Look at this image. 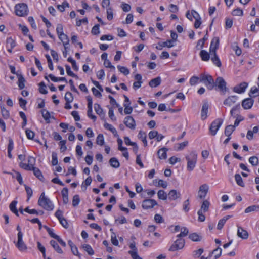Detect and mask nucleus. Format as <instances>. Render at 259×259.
I'll return each mask as SVG.
<instances>
[{
	"label": "nucleus",
	"instance_id": "1",
	"mask_svg": "<svg viewBox=\"0 0 259 259\" xmlns=\"http://www.w3.org/2000/svg\"><path fill=\"white\" fill-rule=\"evenodd\" d=\"M219 38L218 37H214L211 40L209 52L211 56V60L217 66L220 67L222 65L221 61L217 55L216 50L219 48Z\"/></svg>",
	"mask_w": 259,
	"mask_h": 259
},
{
	"label": "nucleus",
	"instance_id": "2",
	"mask_svg": "<svg viewBox=\"0 0 259 259\" xmlns=\"http://www.w3.org/2000/svg\"><path fill=\"white\" fill-rule=\"evenodd\" d=\"M38 204L48 211H52L54 209V205L52 201L45 195V193L41 194L38 200Z\"/></svg>",
	"mask_w": 259,
	"mask_h": 259
},
{
	"label": "nucleus",
	"instance_id": "3",
	"mask_svg": "<svg viewBox=\"0 0 259 259\" xmlns=\"http://www.w3.org/2000/svg\"><path fill=\"white\" fill-rule=\"evenodd\" d=\"M186 159L187 161V170L192 171L195 167L197 161V155L194 152H191L189 155L186 156Z\"/></svg>",
	"mask_w": 259,
	"mask_h": 259
},
{
	"label": "nucleus",
	"instance_id": "4",
	"mask_svg": "<svg viewBox=\"0 0 259 259\" xmlns=\"http://www.w3.org/2000/svg\"><path fill=\"white\" fill-rule=\"evenodd\" d=\"M200 81L202 82L209 90H211L214 87V81L210 75L202 74L200 76Z\"/></svg>",
	"mask_w": 259,
	"mask_h": 259
},
{
	"label": "nucleus",
	"instance_id": "5",
	"mask_svg": "<svg viewBox=\"0 0 259 259\" xmlns=\"http://www.w3.org/2000/svg\"><path fill=\"white\" fill-rule=\"evenodd\" d=\"M227 83L222 77H218L214 82V87H216L219 91L225 94L228 90L226 87Z\"/></svg>",
	"mask_w": 259,
	"mask_h": 259
},
{
	"label": "nucleus",
	"instance_id": "6",
	"mask_svg": "<svg viewBox=\"0 0 259 259\" xmlns=\"http://www.w3.org/2000/svg\"><path fill=\"white\" fill-rule=\"evenodd\" d=\"M16 14L20 17L26 16L28 14V7L25 3L17 4L15 7Z\"/></svg>",
	"mask_w": 259,
	"mask_h": 259
},
{
	"label": "nucleus",
	"instance_id": "7",
	"mask_svg": "<svg viewBox=\"0 0 259 259\" xmlns=\"http://www.w3.org/2000/svg\"><path fill=\"white\" fill-rule=\"evenodd\" d=\"M223 120L221 118H218L213 121L209 127V131L212 136H215L217 131L222 125Z\"/></svg>",
	"mask_w": 259,
	"mask_h": 259
},
{
	"label": "nucleus",
	"instance_id": "8",
	"mask_svg": "<svg viewBox=\"0 0 259 259\" xmlns=\"http://www.w3.org/2000/svg\"><path fill=\"white\" fill-rule=\"evenodd\" d=\"M185 245V240L181 238H178L169 247V251H175L182 249Z\"/></svg>",
	"mask_w": 259,
	"mask_h": 259
},
{
	"label": "nucleus",
	"instance_id": "9",
	"mask_svg": "<svg viewBox=\"0 0 259 259\" xmlns=\"http://www.w3.org/2000/svg\"><path fill=\"white\" fill-rule=\"evenodd\" d=\"M22 238L23 233H19L17 234L18 240L16 243V246L21 251H26L27 249V247L23 241Z\"/></svg>",
	"mask_w": 259,
	"mask_h": 259
},
{
	"label": "nucleus",
	"instance_id": "10",
	"mask_svg": "<svg viewBox=\"0 0 259 259\" xmlns=\"http://www.w3.org/2000/svg\"><path fill=\"white\" fill-rule=\"evenodd\" d=\"M157 205V203L155 200L147 199L143 201L142 207L144 209H148L153 208Z\"/></svg>",
	"mask_w": 259,
	"mask_h": 259
},
{
	"label": "nucleus",
	"instance_id": "11",
	"mask_svg": "<svg viewBox=\"0 0 259 259\" xmlns=\"http://www.w3.org/2000/svg\"><path fill=\"white\" fill-rule=\"evenodd\" d=\"M208 189L209 187L206 184L200 186L198 192V197L200 199L204 198L208 193Z\"/></svg>",
	"mask_w": 259,
	"mask_h": 259
},
{
	"label": "nucleus",
	"instance_id": "12",
	"mask_svg": "<svg viewBox=\"0 0 259 259\" xmlns=\"http://www.w3.org/2000/svg\"><path fill=\"white\" fill-rule=\"evenodd\" d=\"M124 123L127 127L132 130H134L136 127V122L131 116H127L124 118Z\"/></svg>",
	"mask_w": 259,
	"mask_h": 259
},
{
	"label": "nucleus",
	"instance_id": "13",
	"mask_svg": "<svg viewBox=\"0 0 259 259\" xmlns=\"http://www.w3.org/2000/svg\"><path fill=\"white\" fill-rule=\"evenodd\" d=\"M248 84L245 82H243L240 83L239 85H236L233 88V91L239 93H243L245 92Z\"/></svg>",
	"mask_w": 259,
	"mask_h": 259
},
{
	"label": "nucleus",
	"instance_id": "14",
	"mask_svg": "<svg viewBox=\"0 0 259 259\" xmlns=\"http://www.w3.org/2000/svg\"><path fill=\"white\" fill-rule=\"evenodd\" d=\"M237 236L242 239H246L248 238L247 231L240 226H238Z\"/></svg>",
	"mask_w": 259,
	"mask_h": 259
},
{
	"label": "nucleus",
	"instance_id": "15",
	"mask_svg": "<svg viewBox=\"0 0 259 259\" xmlns=\"http://www.w3.org/2000/svg\"><path fill=\"white\" fill-rule=\"evenodd\" d=\"M181 196L180 192L176 190H170L168 194V198L170 200H175L180 198Z\"/></svg>",
	"mask_w": 259,
	"mask_h": 259
},
{
	"label": "nucleus",
	"instance_id": "16",
	"mask_svg": "<svg viewBox=\"0 0 259 259\" xmlns=\"http://www.w3.org/2000/svg\"><path fill=\"white\" fill-rule=\"evenodd\" d=\"M254 101L251 98H247L242 101V106L245 109H250L253 104Z\"/></svg>",
	"mask_w": 259,
	"mask_h": 259
},
{
	"label": "nucleus",
	"instance_id": "17",
	"mask_svg": "<svg viewBox=\"0 0 259 259\" xmlns=\"http://www.w3.org/2000/svg\"><path fill=\"white\" fill-rule=\"evenodd\" d=\"M209 108V105L207 102H205L203 104L201 113V116L202 120H205L207 117V113Z\"/></svg>",
	"mask_w": 259,
	"mask_h": 259
},
{
	"label": "nucleus",
	"instance_id": "18",
	"mask_svg": "<svg viewBox=\"0 0 259 259\" xmlns=\"http://www.w3.org/2000/svg\"><path fill=\"white\" fill-rule=\"evenodd\" d=\"M238 97L236 96H231L228 97L224 101V104L228 106H232L237 100Z\"/></svg>",
	"mask_w": 259,
	"mask_h": 259
},
{
	"label": "nucleus",
	"instance_id": "19",
	"mask_svg": "<svg viewBox=\"0 0 259 259\" xmlns=\"http://www.w3.org/2000/svg\"><path fill=\"white\" fill-rule=\"evenodd\" d=\"M174 46L172 44V40H167L163 42H159L158 46L156 47L157 50H161L163 47H167L168 48H171Z\"/></svg>",
	"mask_w": 259,
	"mask_h": 259
},
{
	"label": "nucleus",
	"instance_id": "20",
	"mask_svg": "<svg viewBox=\"0 0 259 259\" xmlns=\"http://www.w3.org/2000/svg\"><path fill=\"white\" fill-rule=\"evenodd\" d=\"M59 37V38L60 39V40L62 42L64 46V48H65V49L66 50V49L68 48V45H69V38L68 37V36L66 34H65L64 33L63 34H62L61 35H59L58 36Z\"/></svg>",
	"mask_w": 259,
	"mask_h": 259
},
{
	"label": "nucleus",
	"instance_id": "21",
	"mask_svg": "<svg viewBox=\"0 0 259 259\" xmlns=\"http://www.w3.org/2000/svg\"><path fill=\"white\" fill-rule=\"evenodd\" d=\"M168 149L165 147L161 148L157 152V155L159 159H165L167 158V151Z\"/></svg>",
	"mask_w": 259,
	"mask_h": 259
},
{
	"label": "nucleus",
	"instance_id": "22",
	"mask_svg": "<svg viewBox=\"0 0 259 259\" xmlns=\"http://www.w3.org/2000/svg\"><path fill=\"white\" fill-rule=\"evenodd\" d=\"M161 78L158 76V77H157L155 78L151 79L149 82V85L150 87H151L152 88L156 87L158 86L159 85H160V84L161 83Z\"/></svg>",
	"mask_w": 259,
	"mask_h": 259
},
{
	"label": "nucleus",
	"instance_id": "23",
	"mask_svg": "<svg viewBox=\"0 0 259 259\" xmlns=\"http://www.w3.org/2000/svg\"><path fill=\"white\" fill-rule=\"evenodd\" d=\"M94 109L97 114L100 116L102 118H104L105 114L103 112V110L99 104L97 103L95 104Z\"/></svg>",
	"mask_w": 259,
	"mask_h": 259
},
{
	"label": "nucleus",
	"instance_id": "24",
	"mask_svg": "<svg viewBox=\"0 0 259 259\" xmlns=\"http://www.w3.org/2000/svg\"><path fill=\"white\" fill-rule=\"evenodd\" d=\"M50 244L57 253L59 254H62L63 253V250L60 248L58 244L55 241L53 240H51Z\"/></svg>",
	"mask_w": 259,
	"mask_h": 259
},
{
	"label": "nucleus",
	"instance_id": "25",
	"mask_svg": "<svg viewBox=\"0 0 259 259\" xmlns=\"http://www.w3.org/2000/svg\"><path fill=\"white\" fill-rule=\"evenodd\" d=\"M209 205H210L209 202L208 200H205L203 202V203L201 205V208L198 211H200L203 212H207L209 209Z\"/></svg>",
	"mask_w": 259,
	"mask_h": 259
},
{
	"label": "nucleus",
	"instance_id": "26",
	"mask_svg": "<svg viewBox=\"0 0 259 259\" xmlns=\"http://www.w3.org/2000/svg\"><path fill=\"white\" fill-rule=\"evenodd\" d=\"M18 77V87L20 89L22 90L25 87V80L22 74H17Z\"/></svg>",
	"mask_w": 259,
	"mask_h": 259
},
{
	"label": "nucleus",
	"instance_id": "27",
	"mask_svg": "<svg viewBox=\"0 0 259 259\" xmlns=\"http://www.w3.org/2000/svg\"><path fill=\"white\" fill-rule=\"evenodd\" d=\"M210 53H208L205 50H201L200 52V56L201 59L204 61H207L209 60Z\"/></svg>",
	"mask_w": 259,
	"mask_h": 259
},
{
	"label": "nucleus",
	"instance_id": "28",
	"mask_svg": "<svg viewBox=\"0 0 259 259\" xmlns=\"http://www.w3.org/2000/svg\"><path fill=\"white\" fill-rule=\"evenodd\" d=\"M32 170L33 171L34 175L40 180H42L44 177L41 174V171L39 168L36 167H32Z\"/></svg>",
	"mask_w": 259,
	"mask_h": 259
},
{
	"label": "nucleus",
	"instance_id": "29",
	"mask_svg": "<svg viewBox=\"0 0 259 259\" xmlns=\"http://www.w3.org/2000/svg\"><path fill=\"white\" fill-rule=\"evenodd\" d=\"M17 203V201L16 200H13L10 204L9 207L12 212L15 214L17 216L19 215V213L18 210L16 208V205Z\"/></svg>",
	"mask_w": 259,
	"mask_h": 259
},
{
	"label": "nucleus",
	"instance_id": "30",
	"mask_svg": "<svg viewBox=\"0 0 259 259\" xmlns=\"http://www.w3.org/2000/svg\"><path fill=\"white\" fill-rule=\"evenodd\" d=\"M139 139H141L144 143L145 146L147 145V141L146 140V134L144 132L140 131L138 135Z\"/></svg>",
	"mask_w": 259,
	"mask_h": 259
},
{
	"label": "nucleus",
	"instance_id": "31",
	"mask_svg": "<svg viewBox=\"0 0 259 259\" xmlns=\"http://www.w3.org/2000/svg\"><path fill=\"white\" fill-rule=\"evenodd\" d=\"M235 129V127L232 125L227 126L224 131L225 135L227 137L230 136L232 133L234 131Z\"/></svg>",
	"mask_w": 259,
	"mask_h": 259
},
{
	"label": "nucleus",
	"instance_id": "32",
	"mask_svg": "<svg viewBox=\"0 0 259 259\" xmlns=\"http://www.w3.org/2000/svg\"><path fill=\"white\" fill-rule=\"evenodd\" d=\"M111 166L114 168H117L120 166V163L118 159L115 157L111 158L109 160Z\"/></svg>",
	"mask_w": 259,
	"mask_h": 259
},
{
	"label": "nucleus",
	"instance_id": "33",
	"mask_svg": "<svg viewBox=\"0 0 259 259\" xmlns=\"http://www.w3.org/2000/svg\"><path fill=\"white\" fill-rule=\"evenodd\" d=\"M259 211V205H253L247 207L245 209V213H249L253 211Z\"/></svg>",
	"mask_w": 259,
	"mask_h": 259
},
{
	"label": "nucleus",
	"instance_id": "34",
	"mask_svg": "<svg viewBox=\"0 0 259 259\" xmlns=\"http://www.w3.org/2000/svg\"><path fill=\"white\" fill-rule=\"evenodd\" d=\"M82 248L90 255H92L94 254V251L90 245L83 244Z\"/></svg>",
	"mask_w": 259,
	"mask_h": 259
},
{
	"label": "nucleus",
	"instance_id": "35",
	"mask_svg": "<svg viewBox=\"0 0 259 259\" xmlns=\"http://www.w3.org/2000/svg\"><path fill=\"white\" fill-rule=\"evenodd\" d=\"M235 179L237 184L239 186L243 187H244V183L243 181L242 178L239 174H236L235 175Z\"/></svg>",
	"mask_w": 259,
	"mask_h": 259
},
{
	"label": "nucleus",
	"instance_id": "36",
	"mask_svg": "<svg viewBox=\"0 0 259 259\" xmlns=\"http://www.w3.org/2000/svg\"><path fill=\"white\" fill-rule=\"evenodd\" d=\"M104 126L106 129L111 132L115 136L117 134L116 130L111 124L105 122Z\"/></svg>",
	"mask_w": 259,
	"mask_h": 259
},
{
	"label": "nucleus",
	"instance_id": "37",
	"mask_svg": "<svg viewBox=\"0 0 259 259\" xmlns=\"http://www.w3.org/2000/svg\"><path fill=\"white\" fill-rule=\"evenodd\" d=\"M157 196L159 199L165 200L167 199L168 194H167L164 190H160L157 193Z\"/></svg>",
	"mask_w": 259,
	"mask_h": 259
},
{
	"label": "nucleus",
	"instance_id": "38",
	"mask_svg": "<svg viewBox=\"0 0 259 259\" xmlns=\"http://www.w3.org/2000/svg\"><path fill=\"white\" fill-rule=\"evenodd\" d=\"M249 162L252 166H256L258 164V158L255 156H251L249 158Z\"/></svg>",
	"mask_w": 259,
	"mask_h": 259
},
{
	"label": "nucleus",
	"instance_id": "39",
	"mask_svg": "<svg viewBox=\"0 0 259 259\" xmlns=\"http://www.w3.org/2000/svg\"><path fill=\"white\" fill-rule=\"evenodd\" d=\"M258 95H259V90L256 87H253L251 88L250 91L249 96L250 97L252 96V97H255Z\"/></svg>",
	"mask_w": 259,
	"mask_h": 259
},
{
	"label": "nucleus",
	"instance_id": "40",
	"mask_svg": "<svg viewBox=\"0 0 259 259\" xmlns=\"http://www.w3.org/2000/svg\"><path fill=\"white\" fill-rule=\"evenodd\" d=\"M6 44L7 47H10L11 48H14L16 45L15 41L11 37L7 38Z\"/></svg>",
	"mask_w": 259,
	"mask_h": 259
},
{
	"label": "nucleus",
	"instance_id": "41",
	"mask_svg": "<svg viewBox=\"0 0 259 259\" xmlns=\"http://www.w3.org/2000/svg\"><path fill=\"white\" fill-rule=\"evenodd\" d=\"M44 228L45 229H46V230H47V232L48 233V234H49V235L54 238V239H56V238H58V235H56L54 232H53V231L52 229L50 228L49 227H48V226H44Z\"/></svg>",
	"mask_w": 259,
	"mask_h": 259
},
{
	"label": "nucleus",
	"instance_id": "42",
	"mask_svg": "<svg viewBox=\"0 0 259 259\" xmlns=\"http://www.w3.org/2000/svg\"><path fill=\"white\" fill-rule=\"evenodd\" d=\"M96 143L100 146L104 144V139L103 134H100L98 135L96 139Z\"/></svg>",
	"mask_w": 259,
	"mask_h": 259
},
{
	"label": "nucleus",
	"instance_id": "43",
	"mask_svg": "<svg viewBox=\"0 0 259 259\" xmlns=\"http://www.w3.org/2000/svg\"><path fill=\"white\" fill-rule=\"evenodd\" d=\"M106 13L107 19L109 21L111 20L113 18V9L111 7H108Z\"/></svg>",
	"mask_w": 259,
	"mask_h": 259
},
{
	"label": "nucleus",
	"instance_id": "44",
	"mask_svg": "<svg viewBox=\"0 0 259 259\" xmlns=\"http://www.w3.org/2000/svg\"><path fill=\"white\" fill-rule=\"evenodd\" d=\"M1 113L3 117L5 119H8L9 117V112L4 106H1Z\"/></svg>",
	"mask_w": 259,
	"mask_h": 259
},
{
	"label": "nucleus",
	"instance_id": "45",
	"mask_svg": "<svg viewBox=\"0 0 259 259\" xmlns=\"http://www.w3.org/2000/svg\"><path fill=\"white\" fill-rule=\"evenodd\" d=\"M66 72L69 76H72L73 77L76 78V79L78 78V77L77 75L74 73L71 70L70 66L68 65H65Z\"/></svg>",
	"mask_w": 259,
	"mask_h": 259
},
{
	"label": "nucleus",
	"instance_id": "46",
	"mask_svg": "<svg viewBox=\"0 0 259 259\" xmlns=\"http://www.w3.org/2000/svg\"><path fill=\"white\" fill-rule=\"evenodd\" d=\"M222 253V249L220 247H218L215 249H214L212 252V254H214V258L213 259H217L218 258L221 254Z\"/></svg>",
	"mask_w": 259,
	"mask_h": 259
},
{
	"label": "nucleus",
	"instance_id": "47",
	"mask_svg": "<svg viewBox=\"0 0 259 259\" xmlns=\"http://www.w3.org/2000/svg\"><path fill=\"white\" fill-rule=\"evenodd\" d=\"M39 91L40 93L46 94L48 91L46 90V86L44 82H41L39 84Z\"/></svg>",
	"mask_w": 259,
	"mask_h": 259
},
{
	"label": "nucleus",
	"instance_id": "48",
	"mask_svg": "<svg viewBox=\"0 0 259 259\" xmlns=\"http://www.w3.org/2000/svg\"><path fill=\"white\" fill-rule=\"evenodd\" d=\"M41 113L43 118L47 121V122H49V118H50V113L46 109H43L41 110Z\"/></svg>",
	"mask_w": 259,
	"mask_h": 259
},
{
	"label": "nucleus",
	"instance_id": "49",
	"mask_svg": "<svg viewBox=\"0 0 259 259\" xmlns=\"http://www.w3.org/2000/svg\"><path fill=\"white\" fill-rule=\"evenodd\" d=\"M188 232H189L188 230L186 228H185V227L182 228L181 229V233L179 234H178L177 236V237L178 238H181L182 237L186 236L188 235Z\"/></svg>",
	"mask_w": 259,
	"mask_h": 259
},
{
	"label": "nucleus",
	"instance_id": "50",
	"mask_svg": "<svg viewBox=\"0 0 259 259\" xmlns=\"http://www.w3.org/2000/svg\"><path fill=\"white\" fill-rule=\"evenodd\" d=\"M80 202V198L79 195H75L73 196L72 199V205L74 207H76L78 206Z\"/></svg>",
	"mask_w": 259,
	"mask_h": 259
},
{
	"label": "nucleus",
	"instance_id": "51",
	"mask_svg": "<svg viewBox=\"0 0 259 259\" xmlns=\"http://www.w3.org/2000/svg\"><path fill=\"white\" fill-rule=\"evenodd\" d=\"M69 7V4L66 1H65L62 3V5H58L57 6V8L60 12H62L65 11V8L66 7Z\"/></svg>",
	"mask_w": 259,
	"mask_h": 259
},
{
	"label": "nucleus",
	"instance_id": "52",
	"mask_svg": "<svg viewBox=\"0 0 259 259\" xmlns=\"http://www.w3.org/2000/svg\"><path fill=\"white\" fill-rule=\"evenodd\" d=\"M117 68H118L119 71L124 74L125 75H127L130 73V70L125 67L118 65Z\"/></svg>",
	"mask_w": 259,
	"mask_h": 259
},
{
	"label": "nucleus",
	"instance_id": "53",
	"mask_svg": "<svg viewBox=\"0 0 259 259\" xmlns=\"http://www.w3.org/2000/svg\"><path fill=\"white\" fill-rule=\"evenodd\" d=\"M64 99L67 102H72L73 100L72 94L69 92H67L65 95Z\"/></svg>",
	"mask_w": 259,
	"mask_h": 259
},
{
	"label": "nucleus",
	"instance_id": "54",
	"mask_svg": "<svg viewBox=\"0 0 259 259\" xmlns=\"http://www.w3.org/2000/svg\"><path fill=\"white\" fill-rule=\"evenodd\" d=\"M123 105H124V107H125L124 111V113L125 114H131L133 111V108L129 106L128 103L124 104Z\"/></svg>",
	"mask_w": 259,
	"mask_h": 259
},
{
	"label": "nucleus",
	"instance_id": "55",
	"mask_svg": "<svg viewBox=\"0 0 259 259\" xmlns=\"http://www.w3.org/2000/svg\"><path fill=\"white\" fill-rule=\"evenodd\" d=\"M189 238L193 241H200V237L196 233L190 234L189 236Z\"/></svg>",
	"mask_w": 259,
	"mask_h": 259
},
{
	"label": "nucleus",
	"instance_id": "56",
	"mask_svg": "<svg viewBox=\"0 0 259 259\" xmlns=\"http://www.w3.org/2000/svg\"><path fill=\"white\" fill-rule=\"evenodd\" d=\"M52 164L53 165H56L58 164V158L57 154L56 152H53L52 154Z\"/></svg>",
	"mask_w": 259,
	"mask_h": 259
},
{
	"label": "nucleus",
	"instance_id": "57",
	"mask_svg": "<svg viewBox=\"0 0 259 259\" xmlns=\"http://www.w3.org/2000/svg\"><path fill=\"white\" fill-rule=\"evenodd\" d=\"M13 177L16 178L17 180L18 181L19 183L20 184H22L23 181H22V176L19 172L15 171V174L13 175Z\"/></svg>",
	"mask_w": 259,
	"mask_h": 259
},
{
	"label": "nucleus",
	"instance_id": "58",
	"mask_svg": "<svg viewBox=\"0 0 259 259\" xmlns=\"http://www.w3.org/2000/svg\"><path fill=\"white\" fill-rule=\"evenodd\" d=\"M111 241L112 243L115 246L118 245V241L116 238V236L115 233L114 232H112L111 236Z\"/></svg>",
	"mask_w": 259,
	"mask_h": 259
},
{
	"label": "nucleus",
	"instance_id": "59",
	"mask_svg": "<svg viewBox=\"0 0 259 259\" xmlns=\"http://www.w3.org/2000/svg\"><path fill=\"white\" fill-rule=\"evenodd\" d=\"M25 133H26L27 138L28 139H31V140L33 139L35 134L33 131H32L31 130H29V129H26L25 131Z\"/></svg>",
	"mask_w": 259,
	"mask_h": 259
},
{
	"label": "nucleus",
	"instance_id": "60",
	"mask_svg": "<svg viewBox=\"0 0 259 259\" xmlns=\"http://www.w3.org/2000/svg\"><path fill=\"white\" fill-rule=\"evenodd\" d=\"M232 14L233 16H242L243 11L240 8H237L232 11Z\"/></svg>",
	"mask_w": 259,
	"mask_h": 259
},
{
	"label": "nucleus",
	"instance_id": "61",
	"mask_svg": "<svg viewBox=\"0 0 259 259\" xmlns=\"http://www.w3.org/2000/svg\"><path fill=\"white\" fill-rule=\"evenodd\" d=\"M128 253L131 255L132 259H142L135 251H128Z\"/></svg>",
	"mask_w": 259,
	"mask_h": 259
},
{
	"label": "nucleus",
	"instance_id": "62",
	"mask_svg": "<svg viewBox=\"0 0 259 259\" xmlns=\"http://www.w3.org/2000/svg\"><path fill=\"white\" fill-rule=\"evenodd\" d=\"M25 190H26L27 195V200H28L32 195L33 191L30 187L27 186L26 185H25Z\"/></svg>",
	"mask_w": 259,
	"mask_h": 259
},
{
	"label": "nucleus",
	"instance_id": "63",
	"mask_svg": "<svg viewBox=\"0 0 259 259\" xmlns=\"http://www.w3.org/2000/svg\"><path fill=\"white\" fill-rule=\"evenodd\" d=\"M20 166L24 169H26V170H32V167L30 164H26V163H24L23 162H20V164H19Z\"/></svg>",
	"mask_w": 259,
	"mask_h": 259
},
{
	"label": "nucleus",
	"instance_id": "64",
	"mask_svg": "<svg viewBox=\"0 0 259 259\" xmlns=\"http://www.w3.org/2000/svg\"><path fill=\"white\" fill-rule=\"evenodd\" d=\"M203 252V249L200 248L198 250H194L193 251V255L194 257H199Z\"/></svg>",
	"mask_w": 259,
	"mask_h": 259
}]
</instances>
